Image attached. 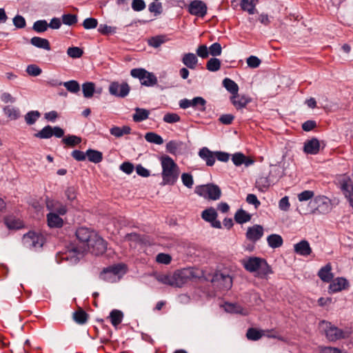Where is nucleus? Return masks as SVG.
Masks as SVG:
<instances>
[{
	"mask_svg": "<svg viewBox=\"0 0 353 353\" xmlns=\"http://www.w3.org/2000/svg\"><path fill=\"white\" fill-rule=\"evenodd\" d=\"M81 141V139L75 135H69L62 139V142L68 145L74 146Z\"/></svg>",
	"mask_w": 353,
	"mask_h": 353,
	"instance_id": "nucleus-50",
	"label": "nucleus"
},
{
	"mask_svg": "<svg viewBox=\"0 0 353 353\" xmlns=\"http://www.w3.org/2000/svg\"><path fill=\"white\" fill-rule=\"evenodd\" d=\"M13 24L17 28H23L26 25V22L23 17L17 15L13 18Z\"/></svg>",
	"mask_w": 353,
	"mask_h": 353,
	"instance_id": "nucleus-62",
	"label": "nucleus"
},
{
	"mask_svg": "<svg viewBox=\"0 0 353 353\" xmlns=\"http://www.w3.org/2000/svg\"><path fill=\"white\" fill-rule=\"evenodd\" d=\"M267 241L269 246L272 248H279L283 245L282 237L276 234H272L268 236Z\"/></svg>",
	"mask_w": 353,
	"mask_h": 353,
	"instance_id": "nucleus-28",
	"label": "nucleus"
},
{
	"mask_svg": "<svg viewBox=\"0 0 353 353\" xmlns=\"http://www.w3.org/2000/svg\"><path fill=\"white\" fill-rule=\"evenodd\" d=\"M34 136L39 139H49L52 137V127L46 125L41 130L36 133Z\"/></svg>",
	"mask_w": 353,
	"mask_h": 353,
	"instance_id": "nucleus-43",
	"label": "nucleus"
},
{
	"mask_svg": "<svg viewBox=\"0 0 353 353\" xmlns=\"http://www.w3.org/2000/svg\"><path fill=\"white\" fill-rule=\"evenodd\" d=\"M95 90V85L92 82H86L82 85V91L84 97L90 98Z\"/></svg>",
	"mask_w": 353,
	"mask_h": 353,
	"instance_id": "nucleus-38",
	"label": "nucleus"
},
{
	"mask_svg": "<svg viewBox=\"0 0 353 353\" xmlns=\"http://www.w3.org/2000/svg\"><path fill=\"white\" fill-rule=\"evenodd\" d=\"M148 10L150 12L154 13L155 16L160 14L162 11V5L161 3L152 2L149 5Z\"/></svg>",
	"mask_w": 353,
	"mask_h": 353,
	"instance_id": "nucleus-58",
	"label": "nucleus"
},
{
	"mask_svg": "<svg viewBox=\"0 0 353 353\" xmlns=\"http://www.w3.org/2000/svg\"><path fill=\"white\" fill-rule=\"evenodd\" d=\"M263 228L260 225H254L249 227L246 232V238L250 241L255 243L263 235Z\"/></svg>",
	"mask_w": 353,
	"mask_h": 353,
	"instance_id": "nucleus-15",
	"label": "nucleus"
},
{
	"mask_svg": "<svg viewBox=\"0 0 353 353\" xmlns=\"http://www.w3.org/2000/svg\"><path fill=\"white\" fill-rule=\"evenodd\" d=\"M161 163L162 167V184L174 185L179 178V166L169 156L162 157Z\"/></svg>",
	"mask_w": 353,
	"mask_h": 353,
	"instance_id": "nucleus-2",
	"label": "nucleus"
},
{
	"mask_svg": "<svg viewBox=\"0 0 353 353\" xmlns=\"http://www.w3.org/2000/svg\"><path fill=\"white\" fill-rule=\"evenodd\" d=\"M214 285L224 290H228L232 288V277L226 273L217 272L214 273L211 279Z\"/></svg>",
	"mask_w": 353,
	"mask_h": 353,
	"instance_id": "nucleus-10",
	"label": "nucleus"
},
{
	"mask_svg": "<svg viewBox=\"0 0 353 353\" xmlns=\"http://www.w3.org/2000/svg\"><path fill=\"white\" fill-rule=\"evenodd\" d=\"M192 108L199 111L205 110L206 101L201 97H196L191 99Z\"/></svg>",
	"mask_w": 353,
	"mask_h": 353,
	"instance_id": "nucleus-32",
	"label": "nucleus"
},
{
	"mask_svg": "<svg viewBox=\"0 0 353 353\" xmlns=\"http://www.w3.org/2000/svg\"><path fill=\"white\" fill-rule=\"evenodd\" d=\"M171 256L169 254H164V253H160L157 254L156 260L158 263H162V264H169L171 261Z\"/></svg>",
	"mask_w": 353,
	"mask_h": 353,
	"instance_id": "nucleus-63",
	"label": "nucleus"
},
{
	"mask_svg": "<svg viewBox=\"0 0 353 353\" xmlns=\"http://www.w3.org/2000/svg\"><path fill=\"white\" fill-rule=\"evenodd\" d=\"M125 266L123 264H117L109 266L101 272L100 278L109 283H114L119 280L121 275L125 273Z\"/></svg>",
	"mask_w": 353,
	"mask_h": 353,
	"instance_id": "nucleus-6",
	"label": "nucleus"
},
{
	"mask_svg": "<svg viewBox=\"0 0 353 353\" xmlns=\"http://www.w3.org/2000/svg\"><path fill=\"white\" fill-rule=\"evenodd\" d=\"M83 53V50L79 47H70L67 50L68 55L74 59L81 57Z\"/></svg>",
	"mask_w": 353,
	"mask_h": 353,
	"instance_id": "nucleus-55",
	"label": "nucleus"
},
{
	"mask_svg": "<svg viewBox=\"0 0 353 353\" xmlns=\"http://www.w3.org/2000/svg\"><path fill=\"white\" fill-rule=\"evenodd\" d=\"M73 319L77 323L83 324L87 321L88 314L81 310L73 314Z\"/></svg>",
	"mask_w": 353,
	"mask_h": 353,
	"instance_id": "nucleus-49",
	"label": "nucleus"
},
{
	"mask_svg": "<svg viewBox=\"0 0 353 353\" xmlns=\"http://www.w3.org/2000/svg\"><path fill=\"white\" fill-rule=\"evenodd\" d=\"M117 28L108 26L106 24H100L99 27V32L103 34H110L116 32Z\"/></svg>",
	"mask_w": 353,
	"mask_h": 353,
	"instance_id": "nucleus-57",
	"label": "nucleus"
},
{
	"mask_svg": "<svg viewBox=\"0 0 353 353\" xmlns=\"http://www.w3.org/2000/svg\"><path fill=\"white\" fill-rule=\"evenodd\" d=\"M232 161L236 166H240L243 164L248 167L254 163V161L252 159L245 157L241 152L234 154L232 157Z\"/></svg>",
	"mask_w": 353,
	"mask_h": 353,
	"instance_id": "nucleus-17",
	"label": "nucleus"
},
{
	"mask_svg": "<svg viewBox=\"0 0 353 353\" xmlns=\"http://www.w3.org/2000/svg\"><path fill=\"white\" fill-rule=\"evenodd\" d=\"M271 185V181L267 176H260L256 181V187L261 192L267 190Z\"/></svg>",
	"mask_w": 353,
	"mask_h": 353,
	"instance_id": "nucleus-40",
	"label": "nucleus"
},
{
	"mask_svg": "<svg viewBox=\"0 0 353 353\" xmlns=\"http://www.w3.org/2000/svg\"><path fill=\"white\" fill-rule=\"evenodd\" d=\"M83 246H88L87 250L92 249V252L94 255H100L103 254L107 248L106 243L97 234L94 235V237L91 239L88 245H84Z\"/></svg>",
	"mask_w": 353,
	"mask_h": 353,
	"instance_id": "nucleus-11",
	"label": "nucleus"
},
{
	"mask_svg": "<svg viewBox=\"0 0 353 353\" xmlns=\"http://www.w3.org/2000/svg\"><path fill=\"white\" fill-rule=\"evenodd\" d=\"M183 184L188 188H192L194 181L192 176L189 173H183L181 175Z\"/></svg>",
	"mask_w": 353,
	"mask_h": 353,
	"instance_id": "nucleus-59",
	"label": "nucleus"
},
{
	"mask_svg": "<svg viewBox=\"0 0 353 353\" xmlns=\"http://www.w3.org/2000/svg\"><path fill=\"white\" fill-rule=\"evenodd\" d=\"M251 219L250 214L247 213L245 210L241 209L239 210L234 215L235 221L240 224L249 221Z\"/></svg>",
	"mask_w": 353,
	"mask_h": 353,
	"instance_id": "nucleus-34",
	"label": "nucleus"
},
{
	"mask_svg": "<svg viewBox=\"0 0 353 353\" xmlns=\"http://www.w3.org/2000/svg\"><path fill=\"white\" fill-rule=\"evenodd\" d=\"M134 110L135 113L133 114L132 118L135 122H141L148 118L150 112L148 110L136 108Z\"/></svg>",
	"mask_w": 353,
	"mask_h": 353,
	"instance_id": "nucleus-29",
	"label": "nucleus"
},
{
	"mask_svg": "<svg viewBox=\"0 0 353 353\" xmlns=\"http://www.w3.org/2000/svg\"><path fill=\"white\" fill-rule=\"evenodd\" d=\"M208 50L210 54H211L213 57H217L221 55L222 52V48L219 43L216 42L209 47Z\"/></svg>",
	"mask_w": 353,
	"mask_h": 353,
	"instance_id": "nucleus-54",
	"label": "nucleus"
},
{
	"mask_svg": "<svg viewBox=\"0 0 353 353\" xmlns=\"http://www.w3.org/2000/svg\"><path fill=\"white\" fill-rule=\"evenodd\" d=\"M88 246H76L70 245L65 252L59 253L57 256V261L65 260L69 261L70 264L77 263L79 259L82 257L83 254L87 251Z\"/></svg>",
	"mask_w": 353,
	"mask_h": 353,
	"instance_id": "nucleus-4",
	"label": "nucleus"
},
{
	"mask_svg": "<svg viewBox=\"0 0 353 353\" xmlns=\"http://www.w3.org/2000/svg\"><path fill=\"white\" fill-rule=\"evenodd\" d=\"M223 85L228 92L232 94V95H235L238 93L239 86L233 80L229 78L224 79Z\"/></svg>",
	"mask_w": 353,
	"mask_h": 353,
	"instance_id": "nucleus-30",
	"label": "nucleus"
},
{
	"mask_svg": "<svg viewBox=\"0 0 353 353\" xmlns=\"http://www.w3.org/2000/svg\"><path fill=\"white\" fill-rule=\"evenodd\" d=\"M48 224L50 228H60L63 225V219L59 214L50 212L47 215Z\"/></svg>",
	"mask_w": 353,
	"mask_h": 353,
	"instance_id": "nucleus-26",
	"label": "nucleus"
},
{
	"mask_svg": "<svg viewBox=\"0 0 353 353\" xmlns=\"http://www.w3.org/2000/svg\"><path fill=\"white\" fill-rule=\"evenodd\" d=\"M130 90V86L127 83L112 82L109 86L110 93L121 98L126 97L129 94Z\"/></svg>",
	"mask_w": 353,
	"mask_h": 353,
	"instance_id": "nucleus-13",
	"label": "nucleus"
},
{
	"mask_svg": "<svg viewBox=\"0 0 353 353\" xmlns=\"http://www.w3.org/2000/svg\"><path fill=\"white\" fill-rule=\"evenodd\" d=\"M188 11L192 15L203 17L207 13V6L202 1L194 0L190 3Z\"/></svg>",
	"mask_w": 353,
	"mask_h": 353,
	"instance_id": "nucleus-14",
	"label": "nucleus"
},
{
	"mask_svg": "<svg viewBox=\"0 0 353 353\" xmlns=\"http://www.w3.org/2000/svg\"><path fill=\"white\" fill-rule=\"evenodd\" d=\"M86 154L88 160L94 163L101 162L103 159L102 153L97 150L89 149L86 151Z\"/></svg>",
	"mask_w": 353,
	"mask_h": 353,
	"instance_id": "nucleus-33",
	"label": "nucleus"
},
{
	"mask_svg": "<svg viewBox=\"0 0 353 353\" xmlns=\"http://www.w3.org/2000/svg\"><path fill=\"white\" fill-rule=\"evenodd\" d=\"M256 0H242L241 3V8L252 14L255 11Z\"/></svg>",
	"mask_w": 353,
	"mask_h": 353,
	"instance_id": "nucleus-39",
	"label": "nucleus"
},
{
	"mask_svg": "<svg viewBox=\"0 0 353 353\" xmlns=\"http://www.w3.org/2000/svg\"><path fill=\"white\" fill-rule=\"evenodd\" d=\"M311 214H327L332 210L331 201L324 196L315 197L310 202Z\"/></svg>",
	"mask_w": 353,
	"mask_h": 353,
	"instance_id": "nucleus-5",
	"label": "nucleus"
},
{
	"mask_svg": "<svg viewBox=\"0 0 353 353\" xmlns=\"http://www.w3.org/2000/svg\"><path fill=\"white\" fill-rule=\"evenodd\" d=\"M180 121V117L176 113H167L163 117V121L168 123H174Z\"/></svg>",
	"mask_w": 353,
	"mask_h": 353,
	"instance_id": "nucleus-60",
	"label": "nucleus"
},
{
	"mask_svg": "<svg viewBox=\"0 0 353 353\" xmlns=\"http://www.w3.org/2000/svg\"><path fill=\"white\" fill-rule=\"evenodd\" d=\"M319 148L320 143L319 140L313 138L305 143L303 150L307 154H316L319 152Z\"/></svg>",
	"mask_w": 353,
	"mask_h": 353,
	"instance_id": "nucleus-20",
	"label": "nucleus"
},
{
	"mask_svg": "<svg viewBox=\"0 0 353 353\" xmlns=\"http://www.w3.org/2000/svg\"><path fill=\"white\" fill-rule=\"evenodd\" d=\"M48 27V24L46 20H39L34 23L33 30L37 32H45Z\"/></svg>",
	"mask_w": 353,
	"mask_h": 353,
	"instance_id": "nucleus-51",
	"label": "nucleus"
},
{
	"mask_svg": "<svg viewBox=\"0 0 353 353\" xmlns=\"http://www.w3.org/2000/svg\"><path fill=\"white\" fill-rule=\"evenodd\" d=\"M243 268L249 272H258L261 277H263L271 272L270 268L266 261L256 256H250L241 260Z\"/></svg>",
	"mask_w": 353,
	"mask_h": 353,
	"instance_id": "nucleus-3",
	"label": "nucleus"
},
{
	"mask_svg": "<svg viewBox=\"0 0 353 353\" xmlns=\"http://www.w3.org/2000/svg\"><path fill=\"white\" fill-rule=\"evenodd\" d=\"M165 41H166V39H165V36L160 35V36L153 37L151 39H150L148 41V44L150 46L157 48L159 47L161 44L164 43L165 42Z\"/></svg>",
	"mask_w": 353,
	"mask_h": 353,
	"instance_id": "nucleus-48",
	"label": "nucleus"
},
{
	"mask_svg": "<svg viewBox=\"0 0 353 353\" xmlns=\"http://www.w3.org/2000/svg\"><path fill=\"white\" fill-rule=\"evenodd\" d=\"M154 276L161 283L174 288H181L188 282L199 278L201 273L198 270L194 268H184L173 273L155 274Z\"/></svg>",
	"mask_w": 353,
	"mask_h": 353,
	"instance_id": "nucleus-1",
	"label": "nucleus"
},
{
	"mask_svg": "<svg viewBox=\"0 0 353 353\" xmlns=\"http://www.w3.org/2000/svg\"><path fill=\"white\" fill-rule=\"evenodd\" d=\"M347 285L346 279L343 278H337L332 283L330 284L329 291L330 292H336L345 288Z\"/></svg>",
	"mask_w": 353,
	"mask_h": 353,
	"instance_id": "nucleus-23",
	"label": "nucleus"
},
{
	"mask_svg": "<svg viewBox=\"0 0 353 353\" xmlns=\"http://www.w3.org/2000/svg\"><path fill=\"white\" fill-rule=\"evenodd\" d=\"M47 208L48 210L53 211L54 213L57 214L63 215L66 213L67 209L65 205L59 203L49 201L47 202Z\"/></svg>",
	"mask_w": 353,
	"mask_h": 353,
	"instance_id": "nucleus-25",
	"label": "nucleus"
},
{
	"mask_svg": "<svg viewBox=\"0 0 353 353\" xmlns=\"http://www.w3.org/2000/svg\"><path fill=\"white\" fill-rule=\"evenodd\" d=\"M294 250L299 255L307 256L312 252V249L307 241L302 240L294 245Z\"/></svg>",
	"mask_w": 353,
	"mask_h": 353,
	"instance_id": "nucleus-19",
	"label": "nucleus"
},
{
	"mask_svg": "<svg viewBox=\"0 0 353 353\" xmlns=\"http://www.w3.org/2000/svg\"><path fill=\"white\" fill-rule=\"evenodd\" d=\"M195 192L205 199L216 201L220 199L221 190L220 188L213 183H208L196 186Z\"/></svg>",
	"mask_w": 353,
	"mask_h": 353,
	"instance_id": "nucleus-7",
	"label": "nucleus"
},
{
	"mask_svg": "<svg viewBox=\"0 0 353 353\" xmlns=\"http://www.w3.org/2000/svg\"><path fill=\"white\" fill-rule=\"evenodd\" d=\"M265 334V331L258 330L255 328H249L246 333V336L249 340L257 341Z\"/></svg>",
	"mask_w": 353,
	"mask_h": 353,
	"instance_id": "nucleus-35",
	"label": "nucleus"
},
{
	"mask_svg": "<svg viewBox=\"0 0 353 353\" xmlns=\"http://www.w3.org/2000/svg\"><path fill=\"white\" fill-rule=\"evenodd\" d=\"M123 314L121 311L113 310L110 314V319L112 324L117 326L122 321Z\"/></svg>",
	"mask_w": 353,
	"mask_h": 353,
	"instance_id": "nucleus-37",
	"label": "nucleus"
},
{
	"mask_svg": "<svg viewBox=\"0 0 353 353\" xmlns=\"http://www.w3.org/2000/svg\"><path fill=\"white\" fill-rule=\"evenodd\" d=\"M97 234L90 231L86 228H79L76 232V236L79 241L82 243L81 245H88L91 239Z\"/></svg>",
	"mask_w": 353,
	"mask_h": 353,
	"instance_id": "nucleus-16",
	"label": "nucleus"
},
{
	"mask_svg": "<svg viewBox=\"0 0 353 353\" xmlns=\"http://www.w3.org/2000/svg\"><path fill=\"white\" fill-rule=\"evenodd\" d=\"M6 224L10 229H19L22 226L21 223L19 220L14 219H7Z\"/></svg>",
	"mask_w": 353,
	"mask_h": 353,
	"instance_id": "nucleus-64",
	"label": "nucleus"
},
{
	"mask_svg": "<svg viewBox=\"0 0 353 353\" xmlns=\"http://www.w3.org/2000/svg\"><path fill=\"white\" fill-rule=\"evenodd\" d=\"M145 139L149 143L157 145H161L163 143V138L154 132H147L145 134Z\"/></svg>",
	"mask_w": 353,
	"mask_h": 353,
	"instance_id": "nucleus-41",
	"label": "nucleus"
},
{
	"mask_svg": "<svg viewBox=\"0 0 353 353\" xmlns=\"http://www.w3.org/2000/svg\"><path fill=\"white\" fill-rule=\"evenodd\" d=\"M221 61L216 58H211L206 64V68L209 71L216 72L220 69Z\"/></svg>",
	"mask_w": 353,
	"mask_h": 353,
	"instance_id": "nucleus-46",
	"label": "nucleus"
},
{
	"mask_svg": "<svg viewBox=\"0 0 353 353\" xmlns=\"http://www.w3.org/2000/svg\"><path fill=\"white\" fill-rule=\"evenodd\" d=\"M182 145L181 142L170 141L166 144V150L172 154H176Z\"/></svg>",
	"mask_w": 353,
	"mask_h": 353,
	"instance_id": "nucleus-44",
	"label": "nucleus"
},
{
	"mask_svg": "<svg viewBox=\"0 0 353 353\" xmlns=\"http://www.w3.org/2000/svg\"><path fill=\"white\" fill-rule=\"evenodd\" d=\"M30 43L37 48L45 49L46 50H50V43L46 39L34 37L30 39Z\"/></svg>",
	"mask_w": 353,
	"mask_h": 353,
	"instance_id": "nucleus-27",
	"label": "nucleus"
},
{
	"mask_svg": "<svg viewBox=\"0 0 353 353\" xmlns=\"http://www.w3.org/2000/svg\"><path fill=\"white\" fill-rule=\"evenodd\" d=\"M321 327L324 331L327 339L330 341H335L348 336L346 332L324 321L321 323Z\"/></svg>",
	"mask_w": 353,
	"mask_h": 353,
	"instance_id": "nucleus-9",
	"label": "nucleus"
},
{
	"mask_svg": "<svg viewBox=\"0 0 353 353\" xmlns=\"http://www.w3.org/2000/svg\"><path fill=\"white\" fill-rule=\"evenodd\" d=\"M130 74L133 77L138 78L141 83L145 86H153L157 83L156 76L143 68L132 69Z\"/></svg>",
	"mask_w": 353,
	"mask_h": 353,
	"instance_id": "nucleus-8",
	"label": "nucleus"
},
{
	"mask_svg": "<svg viewBox=\"0 0 353 353\" xmlns=\"http://www.w3.org/2000/svg\"><path fill=\"white\" fill-rule=\"evenodd\" d=\"M63 84L67 90L70 92L77 93L80 90V85L79 83L74 80L64 82Z\"/></svg>",
	"mask_w": 353,
	"mask_h": 353,
	"instance_id": "nucleus-47",
	"label": "nucleus"
},
{
	"mask_svg": "<svg viewBox=\"0 0 353 353\" xmlns=\"http://www.w3.org/2000/svg\"><path fill=\"white\" fill-rule=\"evenodd\" d=\"M199 156L205 161L206 165L212 166L215 162V152L210 151L208 148L203 147L199 152Z\"/></svg>",
	"mask_w": 353,
	"mask_h": 353,
	"instance_id": "nucleus-18",
	"label": "nucleus"
},
{
	"mask_svg": "<svg viewBox=\"0 0 353 353\" xmlns=\"http://www.w3.org/2000/svg\"><path fill=\"white\" fill-rule=\"evenodd\" d=\"M41 114L37 110L28 112L25 116V121L27 124L32 125L40 117Z\"/></svg>",
	"mask_w": 353,
	"mask_h": 353,
	"instance_id": "nucleus-45",
	"label": "nucleus"
},
{
	"mask_svg": "<svg viewBox=\"0 0 353 353\" xmlns=\"http://www.w3.org/2000/svg\"><path fill=\"white\" fill-rule=\"evenodd\" d=\"M130 128L127 125L122 128L114 126L110 130V134L117 138L121 137L124 134H130Z\"/></svg>",
	"mask_w": 353,
	"mask_h": 353,
	"instance_id": "nucleus-31",
	"label": "nucleus"
},
{
	"mask_svg": "<svg viewBox=\"0 0 353 353\" xmlns=\"http://www.w3.org/2000/svg\"><path fill=\"white\" fill-rule=\"evenodd\" d=\"M97 24V20L94 18H87L83 23V28L87 30L95 28Z\"/></svg>",
	"mask_w": 353,
	"mask_h": 353,
	"instance_id": "nucleus-61",
	"label": "nucleus"
},
{
	"mask_svg": "<svg viewBox=\"0 0 353 353\" xmlns=\"http://www.w3.org/2000/svg\"><path fill=\"white\" fill-rule=\"evenodd\" d=\"M331 265L327 263L320 269L318 276L322 281L325 282H330L333 278V274L331 272Z\"/></svg>",
	"mask_w": 353,
	"mask_h": 353,
	"instance_id": "nucleus-24",
	"label": "nucleus"
},
{
	"mask_svg": "<svg viewBox=\"0 0 353 353\" xmlns=\"http://www.w3.org/2000/svg\"><path fill=\"white\" fill-rule=\"evenodd\" d=\"M217 216L218 214L216 212L215 209L213 208H210L205 210L204 211H203L201 214L202 219L210 223L212 221H214V219L217 218Z\"/></svg>",
	"mask_w": 353,
	"mask_h": 353,
	"instance_id": "nucleus-36",
	"label": "nucleus"
},
{
	"mask_svg": "<svg viewBox=\"0 0 353 353\" xmlns=\"http://www.w3.org/2000/svg\"><path fill=\"white\" fill-rule=\"evenodd\" d=\"M23 243L26 247L33 248H40L43 245V237L34 232H30L23 235Z\"/></svg>",
	"mask_w": 353,
	"mask_h": 353,
	"instance_id": "nucleus-12",
	"label": "nucleus"
},
{
	"mask_svg": "<svg viewBox=\"0 0 353 353\" xmlns=\"http://www.w3.org/2000/svg\"><path fill=\"white\" fill-rule=\"evenodd\" d=\"M225 310L227 312L230 313H236V314H241L243 315H246L247 312H244V309L237 304H233V303H226L225 305Z\"/></svg>",
	"mask_w": 353,
	"mask_h": 353,
	"instance_id": "nucleus-42",
	"label": "nucleus"
},
{
	"mask_svg": "<svg viewBox=\"0 0 353 353\" xmlns=\"http://www.w3.org/2000/svg\"><path fill=\"white\" fill-rule=\"evenodd\" d=\"M182 63L191 70H194L198 64V58L194 53H185L183 55Z\"/></svg>",
	"mask_w": 353,
	"mask_h": 353,
	"instance_id": "nucleus-21",
	"label": "nucleus"
},
{
	"mask_svg": "<svg viewBox=\"0 0 353 353\" xmlns=\"http://www.w3.org/2000/svg\"><path fill=\"white\" fill-rule=\"evenodd\" d=\"M41 69L34 64L28 65L26 72L32 77H37L41 74Z\"/></svg>",
	"mask_w": 353,
	"mask_h": 353,
	"instance_id": "nucleus-56",
	"label": "nucleus"
},
{
	"mask_svg": "<svg viewBox=\"0 0 353 353\" xmlns=\"http://www.w3.org/2000/svg\"><path fill=\"white\" fill-rule=\"evenodd\" d=\"M5 114L11 119H17L19 117V111L13 107L6 106L4 108Z\"/></svg>",
	"mask_w": 353,
	"mask_h": 353,
	"instance_id": "nucleus-53",
	"label": "nucleus"
},
{
	"mask_svg": "<svg viewBox=\"0 0 353 353\" xmlns=\"http://www.w3.org/2000/svg\"><path fill=\"white\" fill-rule=\"evenodd\" d=\"M62 22L65 25L72 26L77 22V17L72 14H65L62 16Z\"/></svg>",
	"mask_w": 353,
	"mask_h": 353,
	"instance_id": "nucleus-52",
	"label": "nucleus"
},
{
	"mask_svg": "<svg viewBox=\"0 0 353 353\" xmlns=\"http://www.w3.org/2000/svg\"><path fill=\"white\" fill-rule=\"evenodd\" d=\"M231 101L236 108H243L250 101V99L244 96L236 94L231 97Z\"/></svg>",
	"mask_w": 353,
	"mask_h": 353,
	"instance_id": "nucleus-22",
	"label": "nucleus"
}]
</instances>
